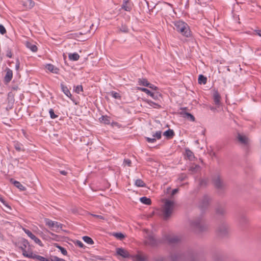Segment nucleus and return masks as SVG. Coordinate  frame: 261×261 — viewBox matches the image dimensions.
<instances>
[{
    "instance_id": "f257e3e1",
    "label": "nucleus",
    "mask_w": 261,
    "mask_h": 261,
    "mask_svg": "<svg viewBox=\"0 0 261 261\" xmlns=\"http://www.w3.org/2000/svg\"><path fill=\"white\" fill-rule=\"evenodd\" d=\"M191 228L197 233L202 232L207 230V225L205 223L202 216L195 218L190 222Z\"/></svg>"
},
{
    "instance_id": "f03ea898",
    "label": "nucleus",
    "mask_w": 261,
    "mask_h": 261,
    "mask_svg": "<svg viewBox=\"0 0 261 261\" xmlns=\"http://www.w3.org/2000/svg\"><path fill=\"white\" fill-rule=\"evenodd\" d=\"M174 29L180 33L183 36L189 37L191 35V31L187 23L184 21L178 20L173 22Z\"/></svg>"
},
{
    "instance_id": "7ed1b4c3",
    "label": "nucleus",
    "mask_w": 261,
    "mask_h": 261,
    "mask_svg": "<svg viewBox=\"0 0 261 261\" xmlns=\"http://www.w3.org/2000/svg\"><path fill=\"white\" fill-rule=\"evenodd\" d=\"M212 182L215 187L218 190L219 194H222L226 189V185L219 174L214 175L212 178Z\"/></svg>"
},
{
    "instance_id": "20e7f679",
    "label": "nucleus",
    "mask_w": 261,
    "mask_h": 261,
    "mask_svg": "<svg viewBox=\"0 0 261 261\" xmlns=\"http://www.w3.org/2000/svg\"><path fill=\"white\" fill-rule=\"evenodd\" d=\"M174 204V203L173 201L166 200L163 210L164 219L167 220L170 217L172 213Z\"/></svg>"
},
{
    "instance_id": "39448f33",
    "label": "nucleus",
    "mask_w": 261,
    "mask_h": 261,
    "mask_svg": "<svg viewBox=\"0 0 261 261\" xmlns=\"http://www.w3.org/2000/svg\"><path fill=\"white\" fill-rule=\"evenodd\" d=\"M18 245L19 247L21 249L22 251V255L27 257L30 258V256L32 255L33 252L30 253H27V250L29 251L30 247L29 242L27 240L24 238H21L18 242Z\"/></svg>"
},
{
    "instance_id": "423d86ee",
    "label": "nucleus",
    "mask_w": 261,
    "mask_h": 261,
    "mask_svg": "<svg viewBox=\"0 0 261 261\" xmlns=\"http://www.w3.org/2000/svg\"><path fill=\"white\" fill-rule=\"evenodd\" d=\"M146 243L152 247H155L163 243V240L155 239L153 233L148 234L146 238Z\"/></svg>"
},
{
    "instance_id": "0eeeda50",
    "label": "nucleus",
    "mask_w": 261,
    "mask_h": 261,
    "mask_svg": "<svg viewBox=\"0 0 261 261\" xmlns=\"http://www.w3.org/2000/svg\"><path fill=\"white\" fill-rule=\"evenodd\" d=\"M211 200V198L209 196L207 195H204L199 204L200 209L202 211L206 210L208 207Z\"/></svg>"
},
{
    "instance_id": "6e6552de",
    "label": "nucleus",
    "mask_w": 261,
    "mask_h": 261,
    "mask_svg": "<svg viewBox=\"0 0 261 261\" xmlns=\"http://www.w3.org/2000/svg\"><path fill=\"white\" fill-rule=\"evenodd\" d=\"M218 235L221 237L226 236L228 233V225L225 223L220 225L217 228Z\"/></svg>"
},
{
    "instance_id": "1a4fd4ad",
    "label": "nucleus",
    "mask_w": 261,
    "mask_h": 261,
    "mask_svg": "<svg viewBox=\"0 0 261 261\" xmlns=\"http://www.w3.org/2000/svg\"><path fill=\"white\" fill-rule=\"evenodd\" d=\"M45 224L54 231H57L59 228H62V225L58 222L53 221L49 219L45 220Z\"/></svg>"
},
{
    "instance_id": "9d476101",
    "label": "nucleus",
    "mask_w": 261,
    "mask_h": 261,
    "mask_svg": "<svg viewBox=\"0 0 261 261\" xmlns=\"http://www.w3.org/2000/svg\"><path fill=\"white\" fill-rule=\"evenodd\" d=\"M163 239L166 241L170 245H174L177 244L180 240L179 237L171 234L165 235Z\"/></svg>"
},
{
    "instance_id": "9b49d317",
    "label": "nucleus",
    "mask_w": 261,
    "mask_h": 261,
    "mask_svg": "<svg viewBox=\"0 0 261 261\" xmlns=\"http://www.w3.org/2000/svg\"><path fill=\"white\" fill-rule=\"evenodd\" d=\"M138 89L141 91L145 92L155 100L159 99V98L161 97V94H160L159 92H152L146 88L138 87Z\"/></svg>"
},
{
    "instance_id": "f8f14e48",
    "label": "nucleus",
    "mask_w": 261,
    "mask_h": 261,
    "mask_svg": "<svg viewBox=\"0 0 261 261\" xmlns=\"http://www.w3.org/2000/svg\"><path fill=\"white\" fill-rule=\"evenodd\" d=\"M215 212L217 215L221 216H225L227 212L225 204H218L215 208Z\"/></svg>"
},
{
    "instance_id": "ddd939ff",
    "label": "nucleus",
    "mask_w": 261,
    "mask_h": 261,
    "mask_svg": "<svg viewBox=\"0 0 261 261\" xmlns=\"http://www.w3.org/2000/svg\"><path fill=\"white\" fill-rule=\"evenodd\" d=\"M23 230L24 232L33 240L34 241V242L40 245V246H42V243L41 240L36 237L34 234L32 233V232L29 230V229L23 228Z\"/></svg>"
},
{
    "instance_id": "4468645a",
    "label": "nucleus",
    "mask_w": 261,
    "mask_h": 261,
    "mask_svg": "<svg viewBox=\"0 0 261 261\" xmlns=\"http://www.w3.org/2000/svg\"><path fill=\"white\" fill-rule=\"evenodd\" d=\"M116 254L123 258H129L130 257L129 252L123 248H116Z\"/></svg>"
},
{
    "instance_id": "2eb2a0df",
    "label": "nucleus",
    "mask_w": 261,
    "mask_h": 261,
    "mask_svg": "<svg viewBox=\"0 0 261 261\" xmlns=\"http://www.w3.org/2000/svg\"><path fill=\"white\" fill-rule=\"evenodd\" d=\"M6 75L4 77V82L5 83H9L13 77V72L11 69L7 67L6 69Z\"/></svg>"
},
{
    "instance_id": "dca6fc26",
    "label": "nucleus",
    "mask_w": 261,
    "mask_h": 261,
    "mask_svg": "<svg viewBox=\"0 0 261 261\" xmlns=\"http://www.w3.org/2000/svg\"><path fill=\"white\" fill-rule=\"evenodd\" d=\"M213 97L215 104L220 105L221 97L217 90H214Z\"/></svg>"
},
{
    "instance_id": "f3484780",
    "label": "nucleus",
    "mask_w": 261,
    "mask_h": 261,
    "mask_svg": "<svg viewBox=\"0 0 261 261\" xmlns=\"http://www.w3.org/2000/svg\"><path fill=\"white\" fill-rule=\"evenodd\" d=\"M22 5L26 9H31L35 5V2L32 0H22Z\"/></svg>"
},
{
    "instance_id": "a211bd4d",
    "label": "nucleus",
    "mask_w": 261,
    "mask_h": 261,
    "mask_svg": "<svg viewBox=\"0 0 261 261\" xmlns=\"http://www.w3.org/2000/svg\"><path fill=\"white\" fill-rule=\"evenodd\" d=\"M26 47L30 49L33 52H36L38 50V47L36 44L30 41H26L25 43Z\"/></svg>"
},
{
    "instance_id": "6ab92c4d",
    "label": "nucleus",
    "mask_w": 261,
    "mask_h": 261,
    "mask_svg": "<svg viewBox=\"0 0 261 261\" xmlns=\"http://www.w3.org/2000/svg\"><path fill=\"white\" fill-rule=\"evenodd\" d=\"M10 181L20 191H24L26 190V188L23 186L19 181H16L13 178L10 179Z\"/></svg>"
},
{
    "instance_id": "aec40b11",
    "label": "nucleus",
    "mask_w": 261,
    "mask_h": 261,
    "mask_svg": "<svg viewBox=\"0 0 261 261\" xmlns=\"http://www.w3.org/2000/svg\"><path fill=\"white\" fill-rule=\"evenodd\" d=\"M13 145L15 149L18 152L25 151L23 145L18 141H14Z\"/></svg>"
},
{
    "instance_id": "412c9836",
    "label": "nucleus",
    "mask_w": 261,
    "mask_h": 261,
    "mask_svg": "<svg viewBox=\"0 0 261 261\" xmlns=\"http://www.w3.org/2000/svg\"><path fill=\"white\" fill-rule=\"evenodd\" d=\"M61 88L62 92L69 98L71 99L72 94H71L68 87L63 83L61 84Z\"/></svg>"
},
{
    "instance_id": "4be33fe9",
    "label": "nucleus",
    "mask_w": 261,
    "mask_h": 261,
    "mask_svg": "<svg viewBox=\"0 0 261 261\" xmlns=\"http://www.w3.org/2000/svg\"><path fill=\"white\" fill-rule=\"evenodd\" d=\"M238 141L242 144L246 145L248 143V139L247 137L240 134H238L237 137Z\"/></svg>"
},
{
    "instance_id": "5701e85b",
    "label": "nucleus",
    "mask_w": 261,
    "mask_h": 261,
    "mask_svg": "<svg viewBox=\"0 0 261 261\" xmlns=\"http://www.w3.org/2000/svg\"><path fill=\"white\" fill-rule=\"evenodd\" d=\"M163 135L165 136L167 139H171L175 136V133L173 129H168L163 133Z\"/></svg>"
},
{
    "instance_id": "b1692460",
    "label": "nucleus",
    "mask_w": 261,
    "mask_h": 261,
    "mask_svg": "<svg viewBox=\"0 0 261 261\" xmlns=\"http://www.w3.org/2000/svg\"><path fill=\"white\" fill-rule=\"evenodd\" d=\"M133 4L132 3H125L123 2L121 8L126 11L130 12L132 9Z\"/></svg>"
},
{
    "instance_id": "393cba45",
    "label": "nucleus",
    "mask_w": 261,
    "mask_h": 261,
    "mask_svg": "<svg viewBox=\"0 0 261 261\" xmlns=\"http://www.w3.org/2000/svg\"><path fill=\"white\" fill-rule=\"evenodd\" d=\"M171 261H180L184 259V256L180 254H172L170 256Z\"/></svg>"
},
{
    "instance_id": "a878e982",
    "label": "nucleus",
    "mask_w": 261,
    "mask_h": 261,
    "mask_svg": "<svg viewBox=\"0 0 261 261\" xmlns=\"http://www.w3.org/2000/svg\"><path fill=\"white\" fill-rule=\"evenodd\" d=\"M185 155L187 159L190 161H193L195 159V156L193 152L189 148L186 149Z\"/></svg>"
},
{
    "instance_id": "bb28decb",
    "label": "nucleus",
    "mask_w": 261,
    "mask_h": 261,
    "mask_svg": "<svg viewBox=\"0 0 261 261\" xmlns=\"http://www.w3.org/2000/svg\"><path fill=\"white\" fill-rule=\"evenodd\" d=\"M46 68L48 70L54 73H58L59 72V68L55 67L54 65L48 64L46 65Z\"/></svg>"
},
{
    "instance_id": "cd10ccee",
    "label": "nucleus",
    "mask_w": 261,
    "mask_h": 261,
    "mask_svg": "<svg viewBox=\"0 0 261 261\" xmlns=\"http://www.w3.org/2000/svg\"><path fill=\"white\" fill-rule=\"evenodd\" d=\"M181 114L185 118L191 121H194L195 120L194 116L190 113L181 112Z\"/></svg>"
},
{
    "instance_id": "c85d7f7f",
    "label": "nucleus",
    "mask_w": 261,
    "mask_h": 261,
    "mask_svg": "<svg viewBox=\"0 0 261 261\" xmlns=\"http://www.w3.org/2000/svg\"><path fill=\"white\" fill-rule=\"evenodd\" d=\"M138 82L139 85H142L145 87H148L150 86V83L148 82L147 80L146 79H139Z\"/></svg>"
},
{
    "instance_id": "c756f323",
    "label": "nucleus",
    "mask_w": 261,
    "mask_h": 261,
    "mask_svg": "<svg viewBox=\"0 0 261 261\" xmlns=\"http://www.w3.org/2000/svg\"><path fill=\"white\" fill-rule=\"evenodd\" d=\"M68 58H69V60H70L71 61H76L79 59L80 56L76 53H70L68 55Z\"/></svg>"
},
{
    "instance_id": "7c9ffc66",
    "label": "nucleus",
    "mask_w": 261,
    "mask_h": 261,
    "mask_svg": "<svg viewBox=\"0 0 261 261\" xmlns=\"http://www.w3.org/2000/svg\"><path fill=\"white\" fill-rule=\"evenodd\" d=\"M118 33L122 32L127 33L129 31L128 27L125 24H122L120 27L118 28Z\"/></svg>"
},
{
    "instance_id": "2f4dec72",
    "label": "nucleus",
    "mask_w": 261,
    "mask_h": 261,
    "mask_svg": "<svg viewBox=\"0 0 261 261\" xmlns=\"http://www.w3.org/2000/svg\"><path fill=\"white\" fill-rule=\"evenodd\" d=\"M30 258L33 259H37L40 261H47V259L44 257L33 253H32L31 256H30Z\"/></svg>"
},
{
    "instance_id": "473e14b6",
    "label": "nucleus",
    "mask_w": 261,
    "mask_h": 261,
    "mask_svg": "<svg viewBox=\"0 0 261 261\" xmlns=\"http://www.w3.org/2000/svg\"><path fill=\"white\" fill-rule=\"evenodd\" d=\"M198 82L199 84L205 85L207 82V78L202 74H200L198 76Z\"/></svg>"
},
{
    "instance_id": "72a5a7b5",
    "label": "nucleus",
    "mask_w": 261,
    "mask_h": 261,
    "mask_svg": "<svg viewBox=\"0 0 261 261\" xmlns=\"http://www.w3.org/2000/svg\"><path fill=\"white\" fill-rule=\"evenodd\" d=\"M100 120L105 124H109L111 123L110 118L107 116H102L101 118H100Z\"/></svg>"
},
{
    "instance_id": "f704fd0d",
    "label": "nucleus",
    "mask_w": 261,
    "mask_h": 261,
    "mask_svg": "<svg viewBox=\"0 0 261 261\" xmlns=\"http://www.w3.org/2000/svg\"><path fill=\"white\" fill-rule=\"evenodd\" d=\"M140 200L142 203L146 205H150L151 203V199L146 197H141Z\"/></svg>"
},
{
    "instance_id": "c9c22d12",
    "label": "nucleus",
    "mask_w": 261,
    "mask_h": 261,
    "mask_svg": "<svg viewBox=\"0 0 261 261\" xmlns=\"http://www.w3.org/2000/svg\"><path fill=\"white\" fill-rule=\"evenodd\" d=\"M146 102L149 105V106L150 107H153L155 108H158V109H160L161 108V106L160 105H159L158 103H155L150 100H147Z\"/></svg>"
},
{
    "instance_id": "e433bc0d",
    "label": "nucleus",
    "mask_w": 261,
    "mask_h": 261,
    "mask_svg": "<svg viewBox=\"0 0 261 261\" xmlns=\"http://www.w3.org/2000/svg\"><path fill=\"white\" fill-rule=\"evenodd\" d=\"M135 185L138 187H145L146 184L141 179H138L135 181Z\"/></svg>"
},
{
    "instance_id": "4c0bfd02",
    "label": "nucleus",
    "mask_w": 261,
    "mask_h": 261,
    "mask_svg": "<svg viewBox=\"0 0 261 261\" xmlns=\"http://www.w3.org/2000/svg\"><path fill=\"white\" fill-rule=\"evenodd\" d=\"M82 239L85 242L88 244L92 245L94 244L93 240L88 236H84Z\"/></svg>"
},
{
    "instance_id": "58836bf2",
    "label": "nucleus",
    "mask_w": 261,
    "mask_h": 261,
    "mask_svg": "<svg viewBox=\"0 0 261 261\" xmlns=\"http://www.w3.org/2000/svg\"><path fill=\"white\" fill-rule=\"evenodd\" d=\"M55 246H56V247L58 248L61 251V252L62 253V254H63L64 255H67V250H66L65 248H64V247L60 246L58 244H55Z\"/></svg>"
},
{
    "instance_id": "ea45409f",
    "label": "nucleus",
    "mask_w": 261,
    "mask_h": 261,
    "mask_svg": "<svg viewBox=\"0 0 261 261\" xmlns=\"http://www.w3.org/2000/svg\"><path fill=\"white\" fill-rule=\"evenodd\" d=\"M113 236L120 240H122L125 238L124 235L121 232L114 233Z\"/></svg>"
},
{
    "instance_id": "a19ab883",
    "label": "nucleus",
    "mask_w": 261,
    "mask_h": 261,
    "mask_svg": "<svg viewBox=\"0 0 261 261\" xmlns=\"http://www.w3.org/2000/svg\"><path fill=\"white\" fill-rule=\"evenodd\" d=\"M110 94L115 99H120L121 98L120 94L114 91H111Z\"/></svg>"
},
{
    "instance_id": "79ce46f5",
    "label": "nucleus",
    "mask_w": 261,
    "mask_h": 261,
    "mask_svg": "<svg viewBox=\"0 0 261 261\" xmlns=\"http://www.w3.org/2000/svg\"><path fill=\"white\" fill-rule=\"evenodd\" d=\"M49 113L51 119H56L58 117V115L55 114L54 111L53 109H49Z\"/></svg>"
},
{
    "instance_id": "37998d69",
    "label": "nucleus",
    "mask_w": 261,
    "mask_h": 261,
    "mask_svg": "<svg viewBox=\"0 0 261 261\" xmlns=\"http://www.w3.org/2000/svg\"><path fill=\"white\" fill-rule=\"evenodd\" d=\"M74 91L76 93L80 94L81 92L83 91V86L82 85L76 86L75 87Z\"/></svg>"
},
{
    "instance_id": "c03bdc74",
    "label": "nucleus",
    "mask_w": 261,
    "mask_h": 261,
    "mask_svg": "<svg viewBox=\"0 0 261 261\" xmlns=\"http://www.w3.org/2000/svg\"><path fill=\"white\" fill-rule=\"evenodd\" d=\"M162 132L160 130L156 132V133L152 135V136L154 138L157 139H160L161 138Z\"/></svg>"
},
{
    "instance_id": "a18cd8bd",
    "label": "nucleus",
    "mask_w": 261,
    "mask_h": 261,
    "mask_svg": "<svg viewBox=\"0 0 261 261\" xmlns=\"http://www.w3.org/2000/svg\"><path fill=\"white\" fill-rule=\"evenodd\" d=\"M207 185V180L206 179H201L199 181V185L201 187H205Z\"/></svg>"
},
{
    "instance_id": "49530a36",
    "label": "nucleus",
    "mask_w": 261,
    "mask_h": 261,
    "mask_svg": "<svg viewBox=\"0 0 261 261\" xmlns=\"http://www.w3.org/2000/svg\"><path fill=\"white\" fill-rule=\"evenodd\" d=\"M136 261H145V257L141 255L137 254L135 256Z\"/></svg>"
},
{
    "instance_id": "de8ad7c7",
    "label": "nucleus",
    "mask_w": 261,
    "mask_h": 261,
    "mask_svg": "<svg viewBox=\"0 0 261 261\" xmlns=\"http://www.w3.org/2000/svg\"><path fill=\"white\" fill-rule=\"evenodd\" d=\"M75 244L81 248H83L85 247L84 244L80 240H76Z\"/></svg>"
},
{
    "instance_id": "09e8293b",
    "label": "nucleus",
    "mask_w": 261,
    "mask_h": 261,
    "mask_svg": "<svg viewBox=\"0 0 261 261\" xmlns=\"http://www.w3.org/2000/svg\"><path fill=\"white\" fill-rule=\"evenodd\" d=\"M145 139L148 143H153L156 142V139L154 138H151L149 137H145Z\"/></svg>"
},
{
    "instance_id": "8fccbe9b",
    "label": "nucleus",
    "mask_w": 261,
    "mask_h": 261,
    "mask_svg": "<svg viewBox=\"0 0 261 261\" xmlns=\"http://www.w3.org/2000/svg\"><path fill=\"white\" fill-rule=\"evenodd\" d=\"M6 33V30L3 25L0 24V33L2 35Z\"/></svg>"
},
{
    "instance_id": "3c124183",
    "label": "nucleus",
    "mask_w": 261,
    "mask_h": 261,
    "mask_svg": "<svg viewBox=\"0 0 261 261\" xmlns=\"http://www.w3.org/2000/svg\"><path fill=\"white\" fill-rule=\"evenodd\" d=\"M124 164H125V165H127L128 166L130 167L131 166V164H132V161L130 160L129 159H124Z\"/></svg>"
},
{
    "instance_id": "603ef678",
    "label": "nucleus",
    "mask_w": 261,
    "mask_h": 261,
    "mask_svg": "<svg viewBox=\"0 0 261 261\" xmlns=\"http://www.w3.org/2000/svg\"><path fill=\"white\" fill-rule=\"evenodd\" d=\"M52 261H63L64 259L58 257L57 256H53L52 257Z\"/></svg>"
},
{
    "instance_id": "864d4df0",
    "label": "nucleus",
    "mask_w": 261,
    "mask_h": 261,
    "mask_svg": "<svg viewBox=\"0 0 261 261\" xmlns=\"http://www.w3.org/2000/svg\"><path fill=\"white\" fill-rule=\"evenodd\" d=\"M6 56L10 58H12V54L11 50L10 49H8L7 50Z\"/></svg>"
},
{
    "instance_id": "5fc2aeb1",
    "label": "nucleus",
    "mask_w": 261,
    "mask_h": 261,
    "mask_svg": "<svg viewBox=\"0 0 261 261\" xmlns=\"http://www.w3.org/2000/svg\"><path fill=\"white\" fill-rule=\"evenodd\" d=\"M0 201H1L2 203H3V204L4 205H5L6 206L8 207L10 209H11V207L9 206V205L8 204L7 202L3 198H2V199H0Z\"/></svg>"
},
{
    "instance_id": "6e6d98bb",
    "label": "nucleus",
    "mask_w": 261,
    "mask_h": 261,
    "mask_svg": "<svg viewBox=\"0 0 261 261\" xmlns=\"http://www.w3.org/2000/svg\"><path fill=\"white\" fill-rule=\"evenodd\" d=\"M148 87H149V88H151L153 90H156L158 89V88L156 86H155L150 83V86H149Z\"/></svg>"
},
{
    "instance_id": "4d7b16f0",
    "label": "nucleus",
    "mask_w": 261,
    "mask_h": 261,
    "mask_svg": "<svg viewBox=\"0 0 261 261\" xmlns=\"http://www.w3.org/2000/svg\"><path fill=\"white\" fill-rule=\"evenodd\" d=\"M178 192V189H174V190H172V193H171V196H173L175 194H176L177 192Z\"/></svg>"
},
{
    "instance_id": "13d9d810",
    "label": "nucleus",
    "mask_w": 261,
    "mask_h": 261,
    "mask_svg": "<svg viewBox=\"0 0 261 261\" xmlns=\"http://www.w3.org/2000/svg\"><path fill=\"white\" fill-rule=\"evenodd\" d=\"M19 65H20V63H19V60L17 59V61H16V65H15V68H16V70H18L19 69Z\"/></svg>"
},
{
    "instance_id": "bf43d9fd",
    "label": "nucleus",
    "mask_w": 261,
    "mask_h": 261,
    "mask_svg": "<svg viewBox=\"0 0 261 261\" xmlns=\"http://www.w3.org/2000/svg\"><path fill=\"white\" fill-rule=\"evenodd\" d=\"M214 261H223V258L221 257L218 256V257H216L214 259Z\"/></svg>"
},
{
    "instance_id": "052dcab7",
    "label": "nucleus",
    "mask_w": 261,
    "mask_h": 261,
    "mask_svg": "<svg viewBox=\"0 0 261 261\" xmlns=\"http://www.w3.org/2000/svg\"><path fill=\"white\" fill-rule=\"evenodd\" d=\"M60 173L63 175H66L67 174V172L65 170H60Z\"/></svg>"
},
{
    "instance_id": "680f3d73",
    "label": "nucleus",
    "mask_w": 261,
    "mask_h": 261,
    "mask_svg": "<svg viewBox=\"0 0 261 261\" xmlns=\"http://www.w3.org/2000/svg\"><path fill=\"white\" fill-rule=\"evenodd\" d=\"M247 220V218L245 216H242L241 221L242 222H245Z\"/></svg>"
},
{
    "instance_id": "e2e57ef3",
    "label": "nucleus",
    "mask_w": 261,
    "mask_h": 261,
    "mask_svg": "<svg viewBox=\"0 0 261 261\" xmlns=\"http://www.w3.org/2000/svg\"><path fill=\"white\" fill-rule=\"evenodd\" d=\"M256 34L258 35L259 36L261 37V30H255Z\"/></svg>"
},
{
    "instance_id": "0e129e2a",
    "label": "nucleus",
    "mask_w": 261,
    "mask_h": 261,
    "mask_svg": "<svg viewBox=\"0 0 261 261\" xmlns=\"http://www.w3.org/2000/svg\"><path fill=\"white\" fill-rule=\"evenodd\" d=\"M93 216H94V217H95L96 218H98L101 219H103V216H102L101 215H93Z\"/></svg>"
},
{
    "instance_id": "69168bd1",
    "label": "nucleus",
    "mask_w": 261,
    "mask_h": 261,
    "mask_svg": "<svg viewBox=\"0 0 261 261\" xmlns=\"http://www.w3.org/2000/svg\"><path fill=\"white\" fill-rule=\"evenodd\" d=\"M155 261H164V258L163 257L159 258L157 259Z\"/></svg>"
},
{
    "instance_id": "338daca9",
    "label": "nucleus",
    "mask_w": 261,
    "mask_h": 261,
    "mask_svg": "<svg viewBox=\"0 0 261 261\" xmlns=\"http://www.w3.org/2000/svg\"><path fill=\"white\" fill-rule=\"evenodd\" d=\"M129 1H130V0H123V2H125V3H130V2H129Z\"/></svg>"
},
{
    "instance_id": "774afa93",
    "label": "nucleus",
    "mask_w": 261,
    "mask_h": 261,
    "mask_svg": "<svg viewBox=\"0 0 261 261\" xmlns=\"http://www.w3.org/2000/svg\"><path fill=\"white\" fill-rule=\"evenodd\" d=\"M250 3H253V4H255V3H254V2H253L252 1H250Z\"/></svg>"
}]
</instances>
